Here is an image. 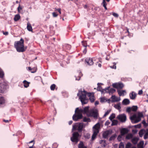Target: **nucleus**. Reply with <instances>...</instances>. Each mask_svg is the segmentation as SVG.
<instances>
[{
  "label": "nucleus",
  "instance_id": "c756f323",
  "mask_svg": "<svg viewBox=\"0 0 148 148\" xmlns=\"http://www.w3.org/2000/svg\"><path fill=\"white\" fill-rule=\"evenodd\" d=\"M20 18V16L19 14H17L15 16L14 20L15 21H16L19 20Z\"/></svg>",
  "mask_w": 148,
  "mask_h": 148
},
{
  "label": "nucleus",
  "instance_id": "4be33fe9",
  "mask_svg": "<svg viewBox=\"0 0 148 148\" xmlns=\"http://www.w3.org/2000/svg\"><path fill=\"white\" fill-rule=\"evenodd\" d=\"M135 119H137L136 116V115H134L130 117V119L133 123H134V122L136 121V119L135 120Z\"/></svg>",
  "mask_w": 148,
  "mask_h": 148
},
{
  "label": "nucleus",
  "instance_id": "e2e57ef3",
  "mask_svg": "<svg viewBox=\"0 0 148 148\" xmlns=\"http://www.w3.org/2000/svg\"><path fill=\"white\" fill-rule=\"evenodd\" d=\"M141 126V125L140 124H139L138 125H136L135 126V127H140V126Z\"/></svg>",
  "mask_w": 148,
  "mask_h": 148
},
{
  "label": "nucleus",
  "instance_id": "e433bc0d",
  "mask_svg": "<svg viewBox=\"0 0 148 148\" xmlns=\"http://www.w3.org/2000/svg\"><path fill=\"white\" fill-rule=\"evenodd\" d=\"M115 117V115L114 114H112L109 117V119L111 120L112 121L113 119Z\"/></svg>",
  "mask_w": 148,
  "mask_h": 148
},
{
  "label": "nucleus",
  "instance_id": "f704fd0d",
  "mask_svg": "<svg viewBox=\"0 0 148 148\" xmlns=\"http://www.w3.org/2000/svg\"><path fill=\"white\" fill-rule=\"evenodd\" d=\"M5 103V100L3 97H0V104H2Z\"/></svg>",
  "mask_w": 148,
  "mask_h": 148
},
{
  "label": "nucleus",
  "instance_id": "49530a36",
  "mask_svg": "<svg viewBox=\"0 0 148 148\" xmlns=\"http://www.w3.org/2000/svg\"><path fill=\"white\" fill-rule=\"evenodd\" d=\"M142 123L144 125L145 127H147L148 125V124L146 123L145 120L143 121Z\"/></svg>",
  "mask_w": 148,
  "mask_h": 148
},
{
  "label": "nucleus",
  "instance_id": "8fccbe9b",
  "mask_svg": "<svg viewBox=\"0 0 148 148\" xmlns=\"http://www.w3.org/2000/svg\"><path fill=\"white\" fill-rule=\"evenodd\" d=\"M102 5H103V6L104 7L105 9L106 10H107V8L106 7V5H107L106 3H102Z\"/></svg>",
  "mask_w": 148,
  "mask_h": 148
},
{
  "label": "nucleus",
  "instance_id": "bb28decb",
  "mask_svg": "<svg viewBox=\"0 0 148 148\" xmlns=\"http://www.w3.org/2000/svg\"><path fill=\"white\" fill-rule=\"evenodd\" d=\"M27 29L29 31H32V29L31 25L29 23H27Z\"/></svg>",
  "mask_w": 148,
  "mask_h": 148
},
{
  "label": "nucleus",
  "instance_id": "f03ea898",
  "mask_svg": "<svg viewBox=\"0 0 148 148\" xmlns=\"http://www.w3.org/2000/svg\"><path fill=\"white\" fill-rule=\"evenodd\" d=\"M24 40L21 38L20 40L15 42L14 46L17 51L19 52H23L25 51L24 45Z\"/></svg>",
  "mask_w": 148,
  "mask_h": 148
},
{
  "label": "nucleus",
  "instance_id": "423d86ee",
  "mask_svg": "<svg viewBox=\"0 0 148 148\" xmlns=\"http://www.w3.org/2000/svg\"><path fill=\"white\" fill-rule=\"evenodd\" d=\"M98 114L97 110L94 111L93 110H91L87 114V116L88 117H93L95 119H97Z\"/></svg>",
  "mask_w": 148,
  "mask_h": 148
},
{
  "label": "nucleus",
  "instance_id": "052dcab7",
  "mask_svg": "<svg viewBox=\"0 0 148 148\" xmlns=\"http://www.w3.org/2000/svg\"><path fill=\"white\" fill-rule=\"evenodd\" d=\"M143 91L142 90H140L139 91L138 94L139 95H142L143 94Z\"/></svg>",
  "mask_w": 148,
  "mask_h": 148
},
{
  "label": "nucleus",
  "instance_id": "6e6552de",
  "mask_svg": "<svg viewBox=\"0 0 148 148\" xmlns=\"http://www.w3.org/2000/svg\"><path fill=\"white\" fill-rule=\"evenodd\" d=\"M116 118L122 123L125 122L127 120L126 116L125 114H119L117 116Z\"/></svg>",
  "mask_w": 148,
  "mask_h": 148
},
{
  "label": "nucleus",
  "instance_id": "9b49d317",
  "mask_svg": "<svg viewBox=\"0 0 148 148\" xmlns=\"http://www.w3.org/2000/svg\"><path fill=\"white\" fill-rule=\"evenodd\" d=\"M112 131L111 130H107L103 132V137L104 138H107L108 136L111 134Z\"/></svg>",
  "mask_w": 148,
  "mask_h": 148
},
{
  "label": "nucleus",
  "instance_id": "473e14b6",
  "mask_svg": "<svg viewBox=\"0 0 148 148\" xmlns=\"http://www.w3.org/2000/svg\"><path fill=\"white\" fill-rule=\"evenodd\" d=\"M133 136L132 134H128L126 136L125 138L126 139L129 140L132 138Z\"/></svg>",
  "mask_w": 148,
  "mask_h": 148
},
{
  "label": "nucleus",
  "instance_id": "5701e85b",
  "mask_svg": "<svg viewBox=\"0 0 148 148\" xmlns=\"http://www.w3.org/2000/svg\"><path fill=\"white\" fill-rule=\"evenodd\" d=\"M37 68L36 67H34L32 68L31 67H28L29 70L31 71V72L32 73H34L37 70Z\"/></svg>",
  "mask_w": 148,
  "mask_h": 148
},
{
  "label": "nucleus",
  "instance_id": "338daca9",
  "mask_svg": "<svg viewBox=\"0 0 148 148\" xmlns=\"http://www.w3.org/2000/svg\"><path fill=\"white\" fill-rule=\"evenodd\" d=\"M99 102L98 101H96L95 103V105H98L99 104Z\"/></svg>",
  "mask_w": 148,
  "mask_h": 148
},
{
  "label": "nucleus",
  "instance_id": "f8f14e48",
  "mask_svg": "<svg viewBox=\"0 0 148 148\" xmlns=\"http://www.w3.org/2000/svg\"><path fill=\"white\" fill-rule=\"evenodd\" d=\"M100 84H102L99 83L97 84L98 87L97 89V91H101V93H103L104 91H106V90H108V89L110 88V87H108L106 88L105 89H103L102 87L100 86Z\"/></svg>",
  "mask_w": 148,
  "mask_h": 148
},
{
  "label": "nucleus",
  "instance_id": "2eb2a0df",
  "mask_svg": "<svg viewBox=\"0 0 148 148\" xmlns=\"http://www.w3.org/2000/svg\"><path fill=\"white\" fill-rule=\"evenodd\" d=\"M111 99H112V102L119 101L121 100V98L120 97H116L115 95L112 96L111 97Z\"/></svg>",
  "mask_w": 148,
  "mask_h": 148
},
{
  "label": "nucleus",
  "instance_id": "4c0bfd02",
  "mask_svg": "<svg viewBox=\"0 0 148 148\" xmlns=\"http://www.w3.org/2000/svg\"><path fill=\"white\" fill-rule=\"evenodd\" d=\"M114 107L116 109L119 110L121 108L120 106V104L119 103L118 104L115 105Z\"/></svg>",
  "mask_w": 148,
  "mask_h": 148
},
{
  "label": "nucleus",
  "instance_id": "7ed1b4c3",
  "mask_svg": "<svg viewBox=\"0 0 148 148\" xmlns=\"http://www.w3.org/2000/svg\"><path fill=\"white\" fill-rule=\"evenodd\" d=\"M100 127V124L98 123L93 127V134L92 136V140H93L95 138L99 133Z\"/></svg>",
  "mask_w": 148,
  "mask_h": 148
},
{
  "label": "nucleus",
  "instance_id": "0e129e2a",
  "mask_svg": "<svg viewBox=\"0 0 148 148\" xmlns=\"http://www.w3.org/2000/svg\"><path fill=\"white\" fill-rule=\"evenodd\" d=\"M3 34H4L5 35H8V32H3Z\"/></svg>",
  "mask_w": 148,
  "mask_h": 148
},
{
  "label": "nucleus",
  "instance_id": "c9c22d12",
  "mask_svg": "<svg viewBox=\"0 0 148 148\" xmlns=\"http://www.w3.org/2000/svg\"><path fill=\"white\" fill-rule=\"evenodd\" d=\"M116 134L112 135L109 138V140L111 141L114 140L115 138L116 137Z\"/></svg>",
  "mask_w": 148,
  "mask_h": 148
},
{
  "label": "nucleus",
  "instance_id": "ddd939ff",
  "mask_svg": "<svg viewBox=\"0 0 148 148\" xmlns=\"http://www.w3.org/2000/svg\"><path fill=\"white\" fill-rule=\"evenodd\" d=\"M143 114L141 112H139L138 114V116H136L137 119H136V121L134 122V123H137L141 120V118L143 117Z\"/></svg>",
  "mask_w": 148,
  "mask_h": 148
},
{
  "label": "nucleus",
  "instance_id": "603ef678",
  "mask_svg": "<svg viewBox=\"0 0 148 148\" xmlns=\"http://www.w3.org/2000/svg\"><path fill=\"white\" fill-rule=\"evenodd\" d=\"M52 15L53 17H56L58 16V14L55 12H53L52 13Z\"/></svg>",
  "mask_w": 148,
  "mask_h": 148
},
{
  "label": "nucleus",
  "instance_id": "a878e982",
  "mask_svg": "<svg viewBox=\"0 0 148 148\" xmlns=\"http://www.w3.org/2000/svg\"><path fill=\"white\" fill-rule=\"evenodd\" d=\"M23 83L24 84V86L25 88H27L29 86V83L26 81V80H24Z\"/></svg>",
  "mask_w": 148,
  "mask_h": 148
},
{
  "label": "nucleus",
  "instance_id": "c03bdc74",
  "mask_svg": "<svg viewBox=\"0 0 148 148\" xmlns=\"http://www.w3.org/2000/svg\"><path fill=\"white\" fill-rule=\"evenodd\" d=\"M143 142L142 144H141V142H140L138 145V148H143Z\"/></svg>",
  "mask_w": 148,
  "mask_h": 148
},
{
  "label": "nucleus",
  "instance_id": "aec40b11",
  "mask_svg": "<svg viewBox=\"0 0 148 148\" xmlns=\"http://www.w3.org/2000/svg\"><path fill=\"white\" fill-rule=\"evenodd\" d=\"M89 106H86L84 108V109H83V114H86L87 115V114L90 111L89 110Z\"/></svg>",
  "mask_w": 148,
  "mask_h": 148
},
{
  "label": "nucleus",
  "instance_id": "412c9836",
  "mask_svg": "<svg viewBox=\"0 0 148 148\" xmlns=\"http://www.w3.org/2000/svg\"><path fill=\"white\" fill-rule=\"evenodd\" d=\"M130 103V100L127 99H124L122 102V103L124 105H127Z\"/></svg>",
  "mask_w": 148,
  "mask_h": 148
},
{
  "label": "nucleus",
  "instance_id": "864d4df0",
  "mask_svg": "<svg viewBox=\"0 0 148 148\" xmlns=\"http://www.w3.org/2000/svg\"><path fill=\"white\" fill-rule=\"evenodd\" d=\"M131 110H132L131 108L130 107L126 109V111L128 112H130Z\"/></svg>",
  "mask_w": 148,
  "mask_h": 148
},
{
  "label": "nucleus",
  "instance_id": "cd10ccee",
  "mask_svg": "<svg viewBox=\"0 0 148 148\" xmlns=\"http://www.w3.org/2000/svg\"><path fill=\"white\" fill-rule=\"evenodd\" d=\"M75 112H78L79 114H82V113L83 114V109H78V108H77L75 110Z\"/></svg>",
  "mask_w": 148,
  "mask_h": 148
},
{
  "label": "nucleus",
  "instance_id": "b1692460",
  "mask_svg": "<svg viewBox=\"0 0 148 148\" xmlns=\"http://www.w3.org/2000/svg\"><path fill=\"white\" fill-rule=\"evenodd\" d=\"M138 140V138L135 137L132 140V142L133 144L136 145L137 144Z\"/></svg>",
  "mask_w": 148,
  "mask_h": 148
},
{
  "label": "nucleus",
  "instance_id": "774afa93",
  "mask_svg": "<svg viewBox=\"0 0 148 148\" xmlns=\"http://www.w3.org/2000/svg\"><path fill=\"white\" fill-rule=\"evenodd\" d=\"M54 145H55L56 146V147H54L55 148L57 147L58 146V145L56 143H54L53 144V146Z\"/></svg>",
  "mask_w": 148,
  "mask_h": 148
},
{
  "label": "nucleus",
  "instance_id": "37998d69",
  "mask_svg": "<svg viewBox=\"0 0 148 148\" xmlns=\"http://www.w3.org/2000/svg\"><path fill=\"white\" fill-rule=\"evenodd\" d=\"M123 136V135H122L121 134L119 135L118 136L117 139L119 141H120L122 139V136Z\"/></svg>",
  "mask_w": 148,
  "mask_h": 148
},
{
  "label": "nucleus",
  "instance_id": "72a5a7b5",
  "mask_svg": "<svg viewBox=\"0 0 148 148\" xmlns=\"http://www.w3.org/2000/svg\"><path fill=\"white\" fill-rule=\"evenodd\" d=\"M83 121L84 122H90L91 121V120L89 118L84 117L83 119Z\"/></svg>",
  "mask_w": 148,
  "mask_h": 148
},
{
  "label": "nucleus",
  "instance_id": "5fc2aeb1",
  "mask_svg": "<svg viewBox=\"0 0 148 148\" xmlns=\"http://www.w3.org/2000/svg\"><path fill=\"white\" fill-rule=\"evenodd\" d=\"M109 112H110L109 111H107L105 113V114L103 116L105 117L107 115H108L109 114Z\"/></svg>",
  "mask_w": 148,
  "mask_h": 148
},
{
  "label": "nucleus",
  "instance_id": "69168bd1",
  "mask_svg": "<svg viewBox=\"0 0 148 148\" xmlns=\"http://www.w3.org/2000/svg\"><path fill=\"white\" fill-rule=\"evenodd\" d=\"M3 121L5 123H8L9 122V121L8 120H6L5 119L3 120Z\"/></svg>",
  "mask_w": 148,
  "mask_h": 148
},
{
  "label": "nucleus",
  "instance_id": "393cba45",
  "mask_svg": "<svg viewBox=\"0 0 148 148\" xmlns=\"http://www.w3.org/2000/svg\"><path fill=\"white\" fill-rule=\"evenodd\" d=\"M78 148H87L86 146H84L83 143L80 141L78 145Z\"/></svg>",
  "mask_w": 148,
  "mask_h": 148
},
{
  "label": "nucleus",
  "instance_id": "39448f33",
  "mask_svg": "<svg viewBox=\"0 0 148 148\" xmlns=\"http://www.w3.org/2000/svg\"><path fill=\"white\" fill-rule=\"evenodd\" d=\"M83 124L82 123H76L73 126L72 130H76L77 128L78 127L77 130L79 132H81L82 131V130L83 128Z\"/></svg>",
  "mask_w": 148,
  "mask_h": 148
},
{
  "label": "nucleus",
  "instance_id": "20e7f679",
  "mask_svg": "<svg viewBox=\"0 0 148 148\" xmlns=\"http://www.w3.org/2000/svg\"><path fill=\"white\" fill-rule=\"evenodd\" d=\"M4 76V73L2 70L0 69V77L3 78ZM6 87V85L3 83L0 84V93H3Z\"/></svg>",
  "mask_w": 148,
  "mask_h": 148
},
{
  "label": "nucleus",
  "instance_id": "1a4fd4ad",
  "mask_svg": "<svg viewBox=\"0 0 148 148\" xmlns=\"http://www.w3.org/2000/svg\"><path fill=\"white\" fill-rule=\"evenodd\" d=\"M83 117L82 114H79L78 112H76L73 116V120L75 121H77L79 119H82Z\"/></svg>",
  "mask_w": 148,
  "mask_h": 148
},
{
  "label": "nucleus",
  "instance_id": "de8ad7c7",
  "mask_svg": "<svg viewBox=\"0 0 148 148\" xmlns=\"http://www.w3.org/2000/svg\"><path fill=\"white\" fill-rule=\"evenodd\" d=\"M22 9V7L19 4V6L17 8L18 11V12H20L21 10Z\"/></svg>",
  "mask_w": 148,
  "mask_h": 148
},
{
  "label": "nucleus",
  "instance_id": "3c124183",
  "mask_svg": "<svg viewBox=\"0 0 148 148\" xmlns=\"http://www.w3.org/2000/svg\"><path fill=\"white\" fill-rule=\"evenodd\" d=\"M112 15L116 17H118L119 16V15L115 13H113Z\"/></svg>",
  "mask_w": 148,
  "mask_h": 148
},
{
  "label": "nucleus",
  "instance_id": "c85d7f7f",
  "mask_svg": "<svg viewBox=\"0 0 148 148\" xmlns=\"http://www.w3.org/2000/svg\"><path fill=\"white\" fill-rule=\"evenodd\" d=\"M108 90V92L110 94H113V93H114L116 91V90L113 88H111L110 89H109V88Z\"/></svg>",
  "mask_w": 148,
  "mask_h": 148
},
{
  "label": "nucleus",
  "instance_id": "9d476101",
  "mask_svg": "<svg viewBox=\"0 0 148 148\" xmlns=\"http://www.w3.org/2000/svg\"><path fill=\"white\" fill-rule=\"evenodd\" d=\"M112 85L113 87L116 88L117 90L122 89L124 87L123 84L121 83H114Z\"/></svg>",
  "mask_w": 148,
  "mask_h": 148
},
{
  "label": "nucleus",
  "instance_id": "58836bf2",
  "mask_svg": "<svg viewBox=\"0 0 148 148\" xmlns=\"http://www.w3.org/2000/svg\"><path fill=\"white\" fill-rule=\"evenodd\" d=\"M138 108V107L137 106H133L131 108V110L133 111H136Z\"/></svg>",
  "mask_w": 148,
  "mask_h": 148
},
{
  "label": "nucleus",
  "instance_id": "a211bd4d",
  "mask_svg": "<svg viewBox=\"0 0 148 148\" xmlns=\"http://www.w3.org/2000/svg\"><path fill=\"white\" fill-rule=\"evenodd\" d=\"M117 92L119 96H121L124 95V93H126V92L125 90H118Z\"/></svg>",
  "mask_w": 148,
  "mask_h": 148
},
{
  "label": "nucleus",
  "instance_id": "0eeeda50",
  "mask_svg": "<svg viewBox=\"0 0 148 148\" xmlns=\"http://www.w3.org/2000/svg\"><path fill=\"white\" fill-rule=\"evenodd\" d=\"M79 134L78 132H74L73 134V136L71 138V140L73 142L77 143L79 141Z\"/></svg>",
  "mask_w": 148,
  "mask_h": 148
},
{
  "label": "nucleus",
  "instance_id": "4468645a",
  "mask_svg": "<svg viewBox=\"0 0 148 148\" xmlns=\"http://www.w3.org/2000/svg\"><path fill=\"white\" fill-rule=\"evenodd\" d=\"M85 61L88 65H91L93 64L92 59L91 58H87L85 60Z\"/></svg>",
  "mask_w": 148,
  "mask_h": 148
},
{
  "label": "nucleus",
  "instance_id": "09e8293b",
  "mask_svg": "<svg viewBox=\"0 0 148 148\" xmlns=\"http://www.w3.org/2000/svg\"><path fill=\"white\" fill-rule=\"evenodd\" d=\"M113 64H114L112 66H111L110 67L112 68V69H116V64L115 63H114Z\"/></svg>",
  "mask_w": 148,
  "mask_h": 148
},
{
  "label": "nucleus",
  "instance_id": "6e6d98bb",
  "mask_svg": "<svg viewBox=\"0 0 148 148\" xmlns=\"http://www.w3.org/2000/svg\"><path fill=\"white\" fill-rule=\"evenodd\" d=\"M55 9L56 11H58L59 13L60 14H61V9L60 8L58 9H56V8H55Z\"/></svg>",
  "mask_w": 148,
  "mask_h": 148
},
{
  "label": "nucleus",
  "instance_id": "f3484780",
  "mask_svg": "<svg viewBox=\"0 0 148 148\" xmlns=\"http://www.w3.org/2000/svg\"><path fill=\"white\" fill-rule=\"evenodd\" d=\"M130 98L132 99H134L136 98V94L133 91L130 94Z\"/></svg>",
  "mask_w": 148,
  "mask_h": 148
},
{
  "label": "nucleus",
  "instance_id": "79ce46f5",
  "mask_svg": "<svg viewBox=\"0 0 148 148\" xmlns=\"http://www.w3.org/2000/svg\"><path fill=\"white\" fill-rule=\"evenodd\" d=\"M132 146V144L130 142L127 143L126 145L125 148H130Z\"/></svg>",
  "mask_w": 148,
  "mask_h": 148
},
{
  "label": "nucleus",
  "instance_id": "6ab92c4d",
  "mask_svg": "<svg viewBox=\"0 0 148 148\" xmlns=\"http://www.w3.org/2000/svg\"><path fill=\"white\" fill-rule=\"evenodd\" d=\"M146 130L144 129L141 130L139 132V135L140 137H142L143 135L146 132Z\"/></svg>",
  "mask_w": 148,
  "mask_h": 148
},
{
  "label": "nucleus",
  "instance_id": "680f3d73",
  "mask_svg": "<svg viewBox=\"0 0 148 148\" xmlns=\"http://www.w3.org/2000/svg\"><path fill=\"white\" fill-rule=\"evenodd\" d=\"M101 101V102H103L105 101V99L104 97H102L100 99Z\"/></svg>",
  "mask_w": 148,
  "mask_h": 148
},
{
  "label": "nucleus",
  "instance_id": "7c9ffc66",
  "mask_svg": "<svg viewBox=\"0 0 148 148\" xmlns=\"http://www.w3.org/2000/svg\"><path fill=\"white\" fill-rule=\"evenodd\" d=\"M112 121V126L116 125H117L118 123V121L116 120H114Z\"/></svg>",
  "mask_w": 148,
  "mask_h": 148
},
{
  "label": "nucleus",
  "instance_id": "ea45409f",
  "mask_svg": "<svg viewBox=\"0 0 148 148\" xmlns=\"http://www.w3.org/2000/svg\"><path fill=\"white\" fill-rule=\"evenodd\" d=\"M119 148H124V145L123 143L121 142L119 145Z\"/></svg>",
  "mask_w": 148,
  "mask_h": 148
},
{
  "label": "nucleus",
  "instance_id": "13d9d810",
  "mask_svg": "<svg viewBox=\"0 0 148 148\" xmlns=\"http://www.w3.org/2000/svg\"><path fill=\"white\" fill-rule=\"evenodd\" d=\"M90 135L87 134L85 136V137L87 139H89L90 137Z\"/></svg>",
  "mask_w": 148,
  "mask_h": 148
},
{
  "label": "nucleus",
  "instance_id": "a19ab883",
  "mask_svg": "<svg viewBox=\"0 0 148 148\" xmlns=\"http://www.w3.org/2000/svg\"><path fill=\"white\" fill-rule=\"evenodd\" d=\"M56 85H55V84H52L50 86L51 90H54L56 88Z\"/></svg>",
  "mask_w": 148,
  "mask_h": 148
},
{
  "label": "nucleus",
  "instance_id": "bf43d9fd",
  "mask_svg": "<svg viewBox=\"0 0 148 148\" xmlns=\"http://www.w3.org/2000/svg\"><path fill=\"white\" fill-rule=\"evenodd\" d=\"M110 124V122L108 121H106L105 123L106 125H108Z\"/></svg>",
  "mask_w": 148,
  "mask_h": 148
},
{
  "label": "nucleus",
  "instance_id": "f257e3e1",
  "mask_svg": "<svg viewBox=\"0 0 148 148\" xmlns=\"http://www.w3.org/2000/svg\"><path fill=\"white\" fill-rule=\"evenodd\" d=\"M87 94L88 96L90 97L89 99L92 102H94L95 100L93 93H87L85 90H84L83 91H79L77 93V95L79 96V99L82 105L87 103L86 99V95Z\"/></svg>",
  "mask_w": 148,
  "mask_h": 148
},
{
  "label": "nucleus",
  "instance_id": "4d7b16f0",
  "mask_svg": "<svg viewBox=\"0 0 148 148\" xmlns=\"http://www.w3.org/2000/svg\"><path fill=\"white\" fill-rule=\"evenodd\" d=\"M106 140H100L99 142V143L101 144L102 143H106Z\"/></svg>",
  "mask_w": 148,
  "mask_h": 148
},
{
  "label": "nucleus",
  "instance_id": "a18cd8bd",
  "mask_svg": "<svg viewBox=\"0 0 148 148\" xmlns=\"http://www.w3.org/2000/svg\"><path fill=\"white\" fill-rule=\"evenodd\" d=\"M83 45L85 47H86L87 46L86 42V41H83L82 42Z\"/></svg>",
  "mask_w": 148,
  "mask_h": 148
},
{
  "label": "nucleus",
  "instance_id": "2f4dec72",
  "mask_svg": "<svg viewBox=\"0 0 148 148\" xmlns=\"http://www.w3.org/2000/svg\"><path fill=\"white\" fill-rule=\"evenodd\" d=\"M148 138V128L146 130V132L144 136V138L146 139Z\"/></svg>",
  "mask_w": 148,
  "mask_h": 148
},
{
  "label": "nucleus",
  "instance_id": "dca6fc26",
  "mask_svg": "<svg viewBox=\"0 0 148 148\" xmlns=\"http://www.w3.org/2000/svg\"><path fill=\"white\" fill-rule=\"evenodd\" d=\"M128 132V130L126 128H122L120 131L121 134L122 135L124 136L125 134H126Z\"/></svg>",
  "mask_w": 148,
  "mask_h": 148
}]
</instances>
